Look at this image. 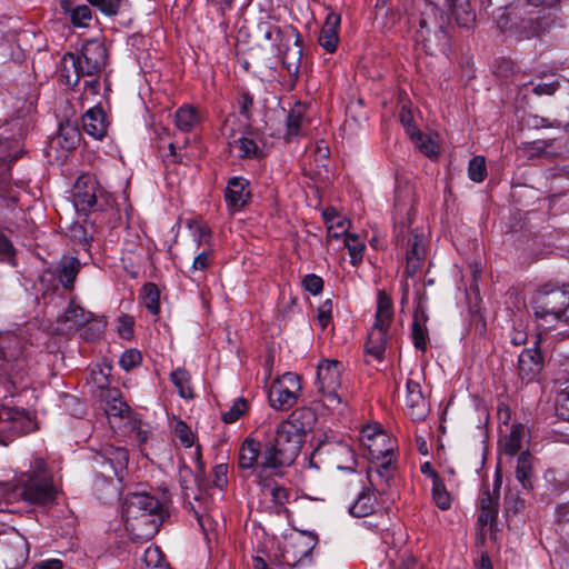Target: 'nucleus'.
I'll list each match as a JSON object with an SVG mask.
<instances>
[{
    "label": "nucleus",
    "mask_w": 569,
    "mask_h": 569,
    "mask_svg": "<svg viewBox=\"0 0 569 569\" xmlns=\"http://www.w3.org/2000/svg\"><path fill=\"white\" fill-rule=\"evenodd\" d=\"M174 433L183 447L190 448L193 446L194 433L192 432L191 428L183 420H179L176 423Z\"/></svg>",
    "instance_id": "nucleus-58"
},
{
    "label": "nucleus",
    "mask_w": 569,
    "mask_h": 569,
    "mask_svg": "<svg viewBox=\"0 0 569 569\" xmlns=\"http://www.w3.org/2000/svg\"><path fill=\"white\" fill-rule=\"evenodd\" d=\"M533 456L529 451H522L518 456L516 466V478L525 490L533 489Z\"/></svg>",
    "instance_id": "nucleus-29"
},
{
    "label": "nucleus",
    "mask_w": 569,
    "mask_h": 569,
    "mask_svg": "<svg viewBox=\"0 0 569 569\" xmlns=\"http://www.w3.org/2000/svg\"><path fill=\"white\" fill-rule=\"evenodd\" d=\"M63 60L70 61L71 68L84 77H100L107 66L108 51L101 41L90 39L82 44L79 53L66 52Z\"/></svg>",
    "instance_id": "nucleus-8"
},
{
    "label": "nucleus",
    "mask_w": 569,
    "mask_h": 569,
    "mask_svg": "<svg viewBox=\"0 0 569 569\" xmlns=\"http://www.w3.org/2000/svg\"><path fill=\"white\" fill-rule=\"evenodd\" d=\"M69 19L74 28H88L92 20V11L87 4H80L73 8Z\"/></svg>",
    "instance_id": "nucleus-50"
},
{
    "label": "nucleus",
    "mask_w": 569,
    "mask_h": 569,
    "mask_svg": "<svg viewBox=\"0 0 569 569\" xmlns=\"http://www.w3.org/2000/svg\"><path fill=\"white\" fill-rule=\"evenodd\" d=\"M79 328L80 337L86 341L93 342L103 336L106 322L102 320H97L92 317L90 320H88V322H84Z\"/></svg>",
    "instance_id": "nucleus-44"
},
{
    "label": "nucleus",
    "mask_w": 569,
    "mask_h": 569,
    "mask_svg": "<svg viewBox=\"0 0 569 569\" xmlns=\"http://www.w3.org/2000/svg\"><path fill=\"white\" fill-rule=\"evenodd\" d=\"M486 159L482 156H475L468 164V177L471 181L480 183L487 178Z\"/></svg>",
    "instance_id": "nucleus-49"
},
{
    "label": "nucleus",
    "mask_w": 569,
    "mask_h": 569,
    "mask_svg": "<svg viewBox=\"0 0 569 569\" xmlns=\"http://www.w3.org/2000/svg\"><path fill=\"white\" fill-rule=\"evenodd\" d=\"M343 242L350 256V263L358 267L363 260L366 250L363 240L356 233H347Z\"/></svg>",
    "instance_id": "nucleus-39"
},
{
    "label": "nucleus",
    "mask_w": 569,
    "mask_h": 569,
    "mask_svg": "<svg viewBox=\"0 0 569 569\" xmlns=\"http://www.w3.org/2000/svg\"><path fill=\"white\" fill-rule=\"evenodd\" d=\"M104 456L110 461L117 473L118 469H123L129 461V452L126 448L109 446L104 449Z\"/></svg>",
    "instance_id": "nucleus-48"
},
{
    "label": "nucleus",
    "mask_w": 569,
    "mask_h": 569,
    "mask_svg": "<svg viewBox=\"0 0 569 569\" xmlns=\"http://www.w3.org/2000/svg\"><path fill=\"white\" fill-rule=\"evenodd\" d=\"M343 370V363L332 359H323L317 366L318 401L328 410H336L342 403L339 390Z\"/></svg>",
    "instance_id": "nucleus-7"
},
{
    "label": "nucleus",
    "mask_w": 569,
    "mask_h": 569,
    "mask_svg": "<svg viewBox=\"0 0 569 569\" xmlns=\"http://www.w3.org/2000/svg\"><path fill=\"white\" fill-rule=\"evenodd\" d=\"M526 436L527 430L522 423L513 425L510 433L500 441L502 451L508 456H515L521 450Z\"/></svg>",
    "instance_id": "nucleus-34"
},
{
    "label": "nucleus",
    "mask_w": 569,
    "mask_h": 569,
    "mask_svg": "<svg viewBox=\"0 0 569 569\" xmlns=\"http://www.w3.org/2000/svg\"><path fill=\"white\" fill-rule=\"evenodd\" d=\"M389 330L372 326L363 345L365 356L371 357L378 362L385 360L387 346L389 345Z\"/></svg>",
    "instance_id": "nucleus-20"
},
{
    "label": "nucleus",
    "mask_w": 569,
    "mask_h": 569,
    "mask_svg": "<svg viewBox=\"0 0 569 569\" xmlns=\"http://www.w3.org/2000/svg\"><path fill=\"white\" fill-rule=\"evenodd\" d=\"M143 302L147 310L158 316L160 312V291L156 283L148 282L142 287Z\"/></svg>",
    "instance_id": "nucleus-42"
},
{
    "label": "nucleus",
    "mask_w": 569,
    "mask_h": 569,
    "mask_svg": "<svg viewBox=\"0 0 569 569\" xmlns=\"http://www.w3.org/2000/svg\"><path fill=\"white\" fill-rule=\"evenodd\" d=\"M283 560L274 557L273 559H269V561L264 560L262 557L253 558V568L254 569H288L292 568L296 562H291L287 559L286 555H282Z\"/></svg>",
    "instance_id": "nucleus-53"
},
{
    "label": "nucleus",
    "mask_w": 569,
    "mask_h": 569,
    "mask_svg": "<svg viewBox=\"0 0 569 569\" xmlns=\"http://www.w3.org/2000/svg\"><path fill=\"white\" fill-rule=\"evenodd\" d=\"M323 279L316 273L306 274L301 281L302 288L312 296L320 295L323 290Z\"/></svg>",
    "instance_id": "nucleus-59"
},
{
    "label": "nucleus",
    "mask_w": 569,
    "mask_h": 569,
    "mask_svg": "<svg viewBox=\"0 0 569 569\" xmlns=\"http://www.w3.org/2000/svg\"><path fill=\"white\" fill-rule=\"evenodd\" d=\"M204 120L202 110L192 104H182L174 111V126L184 133L197 130Z\"/></svg>",
    "instance_id": "nucleus-19"
},
{
    "label": "nucleus",
    "mask_w": 569,
    "mask_h": 569,
    "mask_svg": "<svg viewBox=\"0 0 569 569\" xmlns=\"http://www.w3.org/2000/svg\"><path fill=\"white\" fill-rule=\"evenodd\" d=\"M372 491L375 490L371 488V486L365 487L362 489L356 501L349 508L351 516L363 518L375 512L376 498L373 497Z\"/></svg>",
    "instance_id": "nucleus-31"
},
{
    "label": "nucleus",
    "mask_w": 569,
    "mask_h": 569,
    "mask_svg": "<svg viewBox=\"0 0 569 569\" xmlns=\"http://www.w3.org/2000/svg\"><path fill=\"white\" fill-rule=\"evenodd\" d=\"M214 258L216 254L211 248L202 250L194 257L191 272L207 271L213 264Z\"/></svg>",
    "instance_id": "nucleus-55"
},
{
    "label": "nucleus",
    "mask_w": 569,
    "mask_h": 569,
    "mask_svg": "<svg viewBox=\"0 0 569 569\" xmlns=\"http://www.w3.org/2000/svg\"><path fill=\"white\" fill-rule=\"evenodd\" d=\"M59 76L63 80V82L69 86L72 90H77V87L80 83V79L84 77L80 74L79 70H74L71 68L70 61H64L62 59V66L59 70Z\"/></svg>",
    "instance_id": "nucleus-54"
},
{
    "label": "nucleus",
    "mask_w": 569,
    "mask_h": 569,
    "mask_svg": "<svg viewBox=\"0 0 569 569\" xmlns=\"http://www.w3.org/2000/svg\"><path fill=\"white\" fill-rule=\"evenodd\" d=\"M14 490L26 502L33 506H51L59 493L53 475L42 458H34L30 469L16 479Z\"/></svg>",
    "instance_id": "nucleus-5"
},
{
    "label": "nucleus",
    "mask_w": 569,
    "mask_h": 569,
    "mask_svg": "<svg viewBox=\"0 0 569 569\" xmlns=\"http://www.w3.org/2000/svg\"><path fill=\"white\" fill-rule=\"evenodd\" d=\"M540 341L538 336L533 347L525 348L518 356L517 373L526 383L538 380L545 368L546 357L540 348Z\"/></svg>",
    "instance_id": "nucleus-11"
},
{
    "label": "nucleus",
    "mask_w": 569,
    "mask_h": 569,
    "mask_svg": "<svg viewBox=\"0 0 569 569\" xmlns=\"http://www.w3.org/2000/svg\"><path fill=\"white\" fill-rule=\"evenodd\" d=\"M253 96L248 90H240L237 96L239 113L247 120L251 119L253 108Z\"/></svg>",
    "instance_id": "nucleus-56"
},
{
    "label": "nucleus",
    "mask_w": 569,
    "mask_h": 569,
    "mask_svg": "<svg viewBox=\"0 0 569 569\" xmlns=\"http://www.w3.org/2000/svg\"><path fill=\"white\" fill-rule=\"evenodd\" d=\"M170 380L177 388L178 393L183 399H192L193 390L190 386L191 376L184 368H177L170 373Z\"/></svg>",
    "instance_id": "nucleus-38"
},
{
    "label": "nucleus",
    "mask_w": 569,
    "mask_h": 569,
    "mask_svg": "<svg viewBox=\"0 0 569 569\" xmlns=\"http://www.w3.org/2000/svg\"><path fill=\"white\" fill-rule=\"evenodd\" d=\"M303 53V39L300 34L299 41L293 39L291 42L284 43V46L277 52L282 67L287 70L290 80L296 83L299 78L300 68L302 64Z\"/></svg>",
    "instance_id": "nucleus-14"
},
{
    "label": "nucleus",
    "mask_w": 569,
    "mask_h": 569,
    "mask_svg": "<svg viewBox=\"0 0 569 569\" xmlns=\"http://www.w3.org/2000/svg\"><path fill=\"white\" fill-rule=\"evenodd\" d=\"M560 88L559 81H551V82H539L537 84H533L532 92L536 96H553L557 90Z\"/></svg>",
    "instance_id": "nucleus-64"
},
{
    "label": "nucleus",
    "mask_w": 569,
    "mask_h": 569,
    "mask_svg": "<svg viewBox=\"0 0 569 569\" xmlns=\"http://www.w3.org/2000/svg\"><path fill=\"white\" fill-rule=\"evenodd\" d=\"M250 181L244 177H232L228 180L224 190V200L228 208L241 210L251 200Z\"/></svg>",
    "instance_id": "nucleus-16"
},
{
    "label": "nucleus",
    "mask_w": 569,
    "mask_h": 569,
    "mask_svg": "<svg viewBox=\"0 0 569 569\" xmlns=\"http://www.w3.org/2000/svg\"><path fill=\"white\" fill-rule=\"evenodd\" d=\"M80 269L81 262L78 258L68 256L61 258L57 266V276L63 289L73 290Z\"/></svg>",
    "instance_id": "nucleus-26"
},
{
    "label": "nucleus",
    "mask_w": 569,
    "mask_h": 569,
    "mask_svg": "<svg viewBox=\"0 0 569 569\" xmlns=\"http://www.w3.org/2000/svg\"><path fill=\"white\" fill-rule=\"evenodd\" d=\"M231 150L236 151V156L239 159H262L264 157V150L260 147L256 139L249 136L241 134L240 137H233L229 141Z\"/></svg>",
    "instance_id": "nucleus-25"
},
{
    "label": "nucleus",
    "mask_w": 569,
    "mask_h": 569,
    "mask_svg": "<svg viewBox=\"0 0 569 569\" xmlns=\"http://www.w3.org/2000/svg\"><path fill=\"white\" fill-rule=\"evenodd\" d=\"M17 249L12 241L4 234L0 228V262H6L12 267L17 266Z\"/></svg>",
    "instance_id": "nucleus-51"
},
{
    "label": "nucleus",
    "mask_w": 569,
    "mask_h": 569,
    "mask_svg": "<svg viewBox=\"0 0 569 569\" xmlns=\"http://www.w3.org/2000/svg\"><path fill=\"white\" fill-rule=\"evenodd\" d=\"M141 361V352L136 349H129L121 355L119 365L123 370L130 371L131 369L138 367Z\"/></svg>",
    "instance_id": "nucleus-60"
},
{
    "label": "nucleus",
    "mask_w": 569,
    "mask_h": 569,
    "mask_svg": "<svg viewBox=\"0 0 569 569\" xmlns=\"http://www.w3.org/2000/svg\"><path fill=\"white\" fill-rule=\"evenodd\" d=\"M262 443L251 436H248L240 445L238 452V467L241 470H256L257 483L261 488L263 495H269L271 501L277 507H283L289 502L290 490L282 485H279L274 479L268 475H281L284 468L263 467Z\"/></svg>",
    "instance_id": "nucleus-3"
},
{
    "label": "nucleus",
    "mask_w": 569,
    "mask_h": 569,
    "mask_svg": "<svg viewBox=\"0 0 569 569\" xmlns=\"http://www.w3.org/2000/svg\"><path fill=\"white\" fill-rule=\"evenodd\" d=\"M213 485L219 489H223L228 483V465L218 463L212 469Z\"/></svg>",
    "instance_id": "nucleus-63"
},
{
    "label": "nucleus",
    "mask_w": 569,
    "mask_h": 569,
    "mask_svg": "<svg viewBox=\"0 0 569 569\" xmlns=\"http://www.w3.org/2000/svg\"><path fill=\"white\" fill-rule=\"evenodd\" d=\"M249 408V401L246 398L240 397L234 400L233 405L227 411L221 413V420L224 423H234L248 413Z\"/></svg>",
    "instance_id": "nucleus-45"
},
{
    "label": "nucleus",
    "mask_w": 569,
    "mask_h": 569,
    "mask_svg": "<svg viewBox=\"0 0 569 569\" xmlns=\"http://www.w3.org/2000/svg\"><path fill=\"white\" fill-rule=\"evenodd\" d=\"M310 157L316 168V174L328 178L330 173V149L325 141L317 143Z\"/></svg>",
    "instance_id": "nucleus-36"
},
{
    "label": "nucleus",
    "mask_w": 569,
    "mask_h": 569,
    "mask_svg": "<svg viewBox=\"0 0 569 569\" xmlns=\"http://www.w3.org/2000/svg\"><path fill=\"white\" fill-rule=\"evenodd\" d=\"M372 462L376 463V467L375 469L370 468L367 472L369 483L375 491L385 493V487L389 485V481L395 476L396 458L389 457L387 459H380V461Z\"/></svg>",
    "instance_id": "nucleus-18"
},
{
    "label": "nucleus",
    "mask_w": 569,
    "mask_h": 569,
    "mask_svg": "<svg viewBox=\"0 0 569 569\" xmlns=\"http://www.w3.org/2000/svg\"><path fill=\"white\" fill-rule=\"evenodd\" d=\"M428 315L426 310L418 305L413 311V319L411 323V339L417 350L425 352L429 341V331L427 328Z\"/></svg>",
    "instance_id": "nucleus-24"
},
{
    "label": "nucleus",
    "mask_w": 569,
    "mask_h": 569,
    "mask_svg": "<svg viewBox=\"0 0 569 569\" xmlns=\"http://www.w3.org/2000/svg\"><path fill=\"white\" fill-rule=\"evenodd\" d=\"M407 405L412 410L411 416L416 419H422L426 416V400L422 395L421 386L418 381L408 379L406 382Z\"/></svg>",
    "instance_id": "nucleus-30"
},
{
    "label": "nucleus",
    "mask_w": 569,
    "mask_h": 569,
    "mask_svg": "<svg viewBox=\"0 0 569 569\" xmlns=\"http://www.w3.org/2000/svg\"><path fill=\"white\" fill-rule=\"evenodd\" d=\"M393 302L391 297L383 290L377 295V310L373 327L389 330L393 320Z\"/></svg>",
    "instance_id": "nucleus-28"
},
{
    "label": "nucleus",
    "mask_w": 569,
    "mask_h": 569,
    "mask_svg": "<svg viewBox=\"0 0 569 569\" xmlns=\"http://www.w3.org/2000/svg\"><path fill=\"white\" fill-rule=\"evenodd\" d=\"M479 506H480V510H486V511L493 512V513L498 515V512H499V496L491 493L488 486H483Z\"/></svg>",
    "instance_id": "nucleus-57"
},
{
    "label": "nucleus",
    "mask_w": 569,
    "mask_h": 569,
    "mask_svg": "<svg viewBox=\"0 0 569 569\" xmlns=\"http://www.w3.org/2000/svg\"><path fill=\"white\" fill-rule=\"evenodd\" d=\"M317 422L316 413L307 407L295 409L280 422L272 438L262 443L263 467L288 468L297 459L306 436Z\"/></svg>",
    "instance_id": "nucleus-1"
},
{
    "label": "nucleus",
    "mask_w": 569,
    "mask_h": 569,
    "mask_svg": "<svg viewBox=\"0 0 569 569\" xmlns=\"http://www.w3.org/2000/svg\"><path fill=\"white\" fill-rule=\"evenodd\" d=\"M163 512L154 511L137 515V518H123L126 529L132 539L142 542L149 541L158 533L163 521Z\"/></svg>",
    "instance_id": "nucleus-12"
},
{
    "label": "nucleus",
    "mask_w": 569,
    "mask_h": 569,
    "mask_svg": "<svg viewBox=\"0 0 569 569\" xmlns=\"http://www.w3.org/2000/svg\"><path fill=\"white\" fill-rule=\"evenodd\" d=\"M451 14L460 27H469L476 20L470 0H447Z\"/></svg>",
    "instance_id": "nucleus-33"
},
{
    "label": "nucleus",
    "mask_w": 569,
    "mask_h": 569,
    "mask_svg": "<svg viewBox=\"0 0 569 569\" xmlns=\"http://www.w3.org/2000/svg\"><path fill=\"white\" fill-rule=\"evenodd\" d=\"M362 442L371 461L395 457L396 440L382 430L373 435H363Z\"/></svg>",
    "instance_id": "nucleus-17"
},
{
    "label": "nucleus",
    "mask_w": 569,
    "mask_h": 569,
    "mask_svg": "<svg viewBox=\"0 0 569 569\" xmlns=\"http://www.w3.org/2000/svg\"><path fill=\"white\" fill-rule=\"evenodd\" d=\"M93 315L86 311L82 307L70 302L63 315L59 318L60 322H73L77 327L88 322Z\"/></svg>",
    "instance_id": "nucleus-43"
},
{
    "label": "nucleus",
    "mask_w": 569,
    "mask_h": 569,
    "mask_svg": "<svg viewBox=\"0 0 569 569\" xmlns=\"http://www.w3.org/2000/svg\"><path fill=\"white\" fill-rule=\"evenodd\" d=\"M109 122L107 114L101 107L89 109L82 117V128L86 133L97 140L106 137Z\"/></svg>",
    "instance_id": "nucleus-22"
},
{
    "label": "nucleus",
    "mask_w": 569,
    "mask_h": 569,
    "mask_svg": "<svg viewBox=\"0 0 569 569\" xmlns=\"http://www.w3.org/2000/svg\"><path fill=\"white\" fill-rule=\"evenodd\" d=\"M441 16L440 10L432 2H423V8L420 9L419 16H411L413 24H418L420 30H429L431 20H437L438 16Z\"/></svg>",
    "instance_id": "nucleus-41"
},
{
    "label": "nucleus",
    "mask_w": 569,
    "mask_h": 569,
    "mask_svg": "<svg viewBox=\"0 0 569 569\" xmlns=\"http://www.w3.org/2000/svg\"><path fill=\"white\" fill-rule=\"evenodd\" d=\"M337 468L346 471H355L357 467V458L353 449L347 445L339 442L333 447Z\"/></svg>",
    "instance_id": "nucleus-37"
},
{
    "label": "nucleus",
    "mask_w": 569,
    "mask_h": 569,
    "mask_svg": "<svg viewBox=\"0 0 569 569\" xmlns=\"http://www.w3.org/2000/svg\"><path fill=\"white\" fill-rule=\"evenodd\" d=\"M569 297L553 282L540 286L532 295L530 305L540 326L551 329L560 322L561 312L568 307Z\"/></svg>",
    "instance_id": "nucleus-6"
},
{
    "label": "nucleus",
    "mask_w": 569,
    "mask_h": 569,
    "mask_svg": "<svg viewBox=\"0 0 569 569\" xmlns=\"http://www.w3.org/2000/svg\"><path fill=\"white\" fill-rule=\"evenodd\" d=\"M302 392L301 378L295 372H286L270 386L268 399L270 406L280 411L291 409Z\"/></svg>",
    "instance_id": "nucleus-9"
},
{
    "label": "nucleus",
    "mask_w": 569,
    "mask_h": 569,
    "mask_svg": "<svg viewBox=\"0 0 569 569\" xmlns=\"http://www.w3.org/2000/svg\"><path fill=\"white\" fill-rule=\"evenodd\" d=\"M527 151L530 153V158H556L562 153L563 143L561 139H543L527 143Z\"/></svg>",
    "instance_id": "nucleus-27"
},
{
    "label": "nucleus",
    "mask_w": 569,
    "mask_h": 569,
    "mask_svg": "<svg viewBox=\"0 0 569 569\" xmlns=\"http://www.w3.org/2000/svg\"><path fill=\"white\" fill-rule=\"evenodd\" d=\"M163 511L161 501L146 490L128 492L122 502V518H137V515Z\"/></svg>",
    "instance_id": "nucleus-13"
},
{
    "label": "nucleus",
    "mask_w": 569,
    "mask_h": 569,
    "mask_svg": "<svg viewBox=\"0 0 569 569\" xmlns=\"http://www.w3.org/2000/svg\"><path fill=\"white\" fill-rule=\"evenodd\" d=\"M493 74L503 82L511 80L516 71L515 63L506 58L497 59L492 66Z\"/></svg>",
    "instance_id": "nucleus-52"
},
{
    "label": "nucleus",
    "mask_w": 569,
    "mask_h": 569,
    "mask_svg": "<svg viewBox=\"0 0 569 569\" xmlns=\"http://www.w3.org/2000/svg\"><path fill=\"white\" fill-rule=\"evenodd\" d=\"M560 0H510L497 18L502 31L519 33L521 38L538 37L558 20Z\"/></svg>",
    "instance_id": "nucleus-2"
},
{
    "label": "nucleus",
    "mask_w": 569,
    "mask_h": 569,
    "mask_svg": "<svg viewBox=\"0 0 569 569\" xmlns=\"http://www.w3.org/2000/svg\"><path fill=\"white\" fill-rule=\"evenodd\" d=\"M81 140V132L78 126L70 120L61 121L57 134L51 140V147L64 151L77 149Z\"/></svg>",
    "instance_id": "nucleus-23"
},
{
    "label": "nucleus",
    "mask_w": 569,
    "mask_h": 569,
    "mask_svg": "<svg viewBox=\"0 0 569 569\" xmlns=\"http://www.w3.org/2000/svg\"><path fill=\"white\" fill-rule=\"evenodd\" d=\"M332 309L333 302L331 299L325 300L318 308L317 322L322 330L326 329L332 320Z\"/></svg>",
    "instance_id": "nucleus-61"
},
{
    "label": "nucleus",
    "mask_w": 569,
    "mask_h": 569,
    "mask_svg": "<svg viewBox=\"0 0 569 569\" xmlns=\"http://www.w3.org/2000/svg\"><path fill=\"white\" fill-rule=\"evenodd\" d=\"M10 161L8 141L0 138V194L7 192L10 188Z\"/></svg>",
    "instance_id": "nucleus-40"
},
{
    "label": "nucleus",
    "mask_w": 569,
    "mask_h": 569,
    "mask_svg": "<svg viewBox=\"0 0 569 569\" xmlns=\"http://www.w3.org/2000/svg\"><path fill=\"white\" fill-rule=\"evenodd\" d=\"M258 30L264 40L272 43L277 52L284 43L291 42L293 39L296 41L300 39L299 30L292 24L277 26L269 21H263L258 24Z\"/></svg>",
    "instance_id": "nucleus-15"
},
{
    "label": "nucleus",
    "mask_w": 569,
    "mask_h": 569,
    "mask_svg": "<svg viewBox=\"0 0 569 569\" xmlns=\"http://www.w3.org/2000/svg\"><path fill=\"white\" fill-rule=\"evenodd\" d=\"M73 203L78 212H82L86 216L97 214L91 220V223L98 228L108 223L117 214L114 198L90 174H81L76 180Z\"/></svg>",
    "instance_id": "nucleus-4"
},
{
    "label": "nucleus",
    "mask_w": 569,
    "mask_h": 569,
    "mask_svg": "<svg viewBox=\"0 0 569 569\" xmlns=\"http://www.w3.org/2000/svg\"><path fill=\"white\" fill-rule=\"evenodd\" d=\"M92 7L99 9L106 16H116L119 12L122 0H87Z\"/></svg>",
    "instance_id": "nucleus-62"
},
{
    "label": "nucleus",
    "mask_w": 569,
    "mask_h": 569,
    "mask_svg": "<svg viewBox=\"0 0 569 569\" xmlns=\"http://www.w3.org/2000/svg\"><path fill=\"white\" fill-rule=\"evenodd\" d=\"M432 499L436 506L441 510H448L451 507V497L448 492L446 485L441 479L432 482Z\"/></svg>",
    "instance_id": "nucleus-47"
},
{
    "label": "nucleus",
    "mask_w": 569,
    "mask_h": 569,
    "mask_svg": "<svg viewBox=\"0 0 569 569\" xmlns=\"http://www.w3.org/2000/svg\"><path fill=\"white\" fill-rule=\"evenodd\" d=\"M411 139L413 140L420 152H422L425 156L429 158L438 156L439 147L429 136L420 131H417L411 134Z\"/></svg>",
    "instance_id": "nucleus-46"
},
{
    "label": "nucleus",
    "mask_w": 569,
    "mask_h": 569,
    "mask_svg": "<svg viewBox=\"0 0 569 569\" xmlns=\"http://www.w3.org/2000/svg\"><path fill=\"white\" fill-rule=\"evenodd\" d=\"M306 116V106L297 102L287 114L284 139L291 141L300 134L301 126Z\"/></svg>",
    "instance_id": "nucleus-32"
},
{
    "label": "nucleus",
    "mask_w": 569,
    "mask_h": 569,
    "mask_svg": "<svg viewBox=\"0 0 569 569\" xmlns=\"http://www.w3.org/2000/svg\"><path fill=\"white\" fill-rule=\"evenodd\" d=\"M397 246L405 249V274L413 278L422 268L426 250L422 236L413 231H401L396 237Z\"/></svg>",
    "instance_id": "nucleus-10"
},
{
    "label": "nucleus",
    "mask_w": 569,
    "mask_h": 569,
    "mask_svg": "<svg viewBox=\"0 0 569 569\" xmlns=\"http://www.w3.org/2000/svg\"><path fill=\"white\" fill-rule=\"evenodd\" d=\"M104 399L107 402L106 411L109 416L123 418L129 415L130 407L122 400L119 389H108Z\"/></svg>",
    "instance_id": "nucleus-35"
},
{
    "label": "nucleus",
    "mask_w": 569,
    "mask_h": 569,
    "mask_svg": "<svg viewBox=\"0 0 569 569\" xmlns=\"http://www.w3.org/2000/svg\"><path fill=\"white\" fill-rule=\"evenodd\" d=\"M341 23V17L339 13L330 11L325 20V23L320 30L318 42L329 53H333L337 50L339 43V27Z\"/></svg>",
    "instance_id": "nucleus-21"
}]
</instances>
